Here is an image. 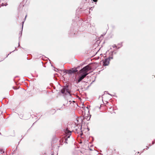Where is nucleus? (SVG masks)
Segmentation results:
<instances>
[{"label": "nucleus", "mask_w": 155, "mask_h": 155, "mask_svg": "<svg viewBox=\"0 0 155 155\" xmlns=\"http://www.w3.org/2000/svg\"><path fill=\"white\" fill-rule=\"evenodd\" d=\"M91 69V67L88 65L84 67L82 69L80 70L79 72L80 74L78 79V83L80 82L89 73V71Z\"/></svg>", "instance_id": "nucleus-1"}, {"label": "nucleus", "mask_w": 155, "mask_h": 155, "mask_svg": "<svg viewBox=\"0 0 155 155\" xmlns=\"http://www.w3.org/2000/svg\"><path fill=\"white\" fill-rule=\"evenodd\" d=\"M110 59H112V57H110L107 58L105 59L103 62L104 66H107L108 65Z\"/></svg>", "instance_id": "nucleus-2"}, {"label": "nucleus", "mask_w": 155, "mask_h": 155, "mask_svg": "<svg viewBox=\"0 0 155 155\" xmlns=\"http://www.w3.org/2000/svg\"><path fill=\"white\" fill-rule=\"evenodd\" d=\"M61 92L62 93L65 94H67V93L70 94L69 91L66 87H63L61 90Z\"/></svg>", "instance_id": "nucleus-3"}, {"label": "nucleus", "mask_w": 155, "mask_h": 155, "mask_svg": "<svg viewBox=\"0 0 155 155\" xmlns=\"http://www.w3.org/2000/svg\"><path fill=\"white\" fill-rule=\"evenodd\" d=\"M65 132L67 136H68V138H69L70 136L71 135V132L68 129H66L65 131Z\"/></svg>", "instance_id": "nucleus-4"}, {"label": "nucleus", "mask_w": 155, "mask_h": 155, "mask_svg": "<svg viewBox=\"0 0 155 155\" xmlns=\"http://www.w3.org/2000/svg\"><path fill=\"white\" fill-rule=\"evenodd\" d=\"M78 71L77 68H73L69 71V72L70 73H75Z\"/></svg>", "instance_id": "nucleus-5"}, {"label": "nucleus", "mask_w": 155, "mask_h": 155, "mask_svg": "<svg viewBox=\"0 0 155 155\" xmlns=\"http://www.w3.org/2000/svg\"><path fill=\"white\" fill-rule=\"evenodd\" d=\"M5 152V150H4L2 149H0V152L2 154L4 153Z\"/></svg>", "instance_id": "nucleus-6"}, {"label": "nucleus", "mask_w": 155, "mask_h": 155, "mask_svg": "<svg viewBox=\"0 0 155 155\" xmlns=\"http://www.w3.org/2000/svg\"><path fill=\"white\" fill-rule=\"evenodd\" d=\"M71 101H68V103H67V104L68 105L70 104H71Z\"/></svg>", "instance_id": "nucleus-7"}, {"label": "nucleus", "mask_w": 155, "mask_h": 155, "mask_svg": "<svg viewBox=\"0 0 155 155\" xmlns=\"http://www.w3.org/2000/svg\"><path fill=\"white\" fill-rule=\"evenodd\" d=\"M97 0H93V1L94 2H97Z\"/></svg>", "instance_id": "nucleus-8"}, {"label": "nucleus", "mask_w": 155, "mask_h": 155, "mask_svg": "<svg viewBox=\"0 0 155 155\" xmlns=\"http://www.w3.org/2000/svg\"><path fill=\"white\" fill-rule=\"evenodd\" d=\"M154 142H153V144H154Z\"/></svg>", "instance_id": "nucleus-9"}, {"label": "nucleus", "mask_w": 155, "mask_h": 155, "mask_svg": "<svg viewBox=\"0 0 155 155\" xmlns=\"http://www.w3.org/2000/svg\"><path fill=\"white\" fill-rule=\"evenodd\" d=\"M26 16H27V15H26L25 17V18H26Z\"/></svg>", "instance_id": "nucleus-10"}, {"label": "nucleus", "mask_w": 155, "mask_h": 155, "mask_svg": "<svg viewBox=\"0 0 155 155\" xmlns=\"http://www.w3.org/2000/svg\"><path fill=\"white\" fill-rule=\"evenodd\" d=\"M51 155H53V154H51Z\"/></svg>", "instance_id": "nucleus-11"}]
</instances>
